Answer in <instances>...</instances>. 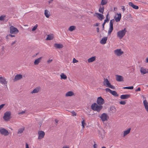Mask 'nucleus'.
<instances>
[{"instance_id":"24","label":"nucleus","mask_w":148,"mask_h":148,"mask_svg":"<svg viewBox=\"0 0 148 148\" xmlns=\"http://www.w3.org/2000/svg\"><path fill=\"white\" fill-rule=\"evenodd\" d=\"M131 130V128H128L127 130L124 131L123 136L125 137L127 134H128L130 133Z\"/></svg>"},{"instance_id":"61","label":"nucleus","mask_w":148,"mask_h":148,"mask_svg":"<svg viewBox=\"0 0 148 148\" xmlns=\"http://www.w3.org/2000/svg\"><path fill=\"white\" fill-rule=\"evenodd\" d=\"M9 36H10V37H13L15 36V35H12V34H9Z\"/></svg>"},{"instance_id":"22","label":"nucleus","mask_w":148,"mask_h":148,"mask_svg":"<svg viewBox=\"0 0 148 148\" xmlns=\"http://www.w3.org/2000/svg\"><path fill=\"white\" fill-rule=\"evenodd\" d=\"M129 5L132 7L133 8L135 9H138L139 7L138 6L134 5L131 2H129L128 3Z\"/></svg>"},{"instance_id":"4","label":"nucleus","mask_w":148,"mask_h":148,"mask_svg":"<svg viewBox=\"0 0 148 148\" xmlns=\"http://www.w3.org/2000/svg\"><path fill=\"white\" fill-rule=\"evenodd\" d=\"M11 112L10 111H7L4 113L3 118L5 121H9L11 119Z\"/></svg>"},{"instance_id":"53","label":"nucleus","mask_w":148,"mask_h":148,"mask_svg":"<svg viewBox=\"0 0 148 148\" xmlns=\"http://www.w3.org/2000/svg\"><path fill=\"white\" fill-rule=\"evenodd\" d=\"M99 25V23H96L95 24L93 25L94 26H98Z\"/></svg>"},{"instance_id":"51","label":"nucleus","mask_w":148,"mask_h":148,"mask_svg":"<svg viewBox=\"0 0 148 148\" xmlns=\"http://www.w3.org/2000/svg\"><path fill=\"white\" fill-rule=\"evenodd\" d=\"M106 23L105 22H103V23L102 24V30H103L104 29V25Z\"/></svg>"},{"instance_id":"5","label":"nucleus","mask_w":148,"mask_h":148,"mask_svg":"<svg viewBox=\"0 0 148 148\" xmlns=\"http://www.w3.org/2000/svg\"><path fill=\"white\" fill-rule=\"evenodd\" d=\"M0 133L5 136H8L9 134V132L7 130L2 127L0 128Z\"/></svg>"},{"instance_id":"45","label":"nucleus","mask_w":148,"mask_h":148,"mask_svg":"<svg viewBox=\"0 0 148 148\" xmlns=\"http://www.w3.org/2000/svg\"><path fill=\"white\" fill-rule=\"evenodd\" d=\"M105 90L106 92H109L110 93L112 91V90L109 88H106Z\"/></svg>"},{"instance_id":"62","label":"nucleus","mask_w":148,"mask_h":148,"mask_svg":"<svg viewBox=\"0 0 148 148\" xmlns=\"http://www.w3.org/2000/svg\"><path fill=\"white\" fill-rule=\"evenodd\" d=\"M146 63H148V56L146 59Z\"/></svg>"},{"instance_id":"16","label":"nucleus","mask_w":148,"mask_h":148,"mask_svg":"<svg viewBox=\"0 0 148 148\" xmlns=\"http://www.w3.org/2000/svg\"><path fill=\"white\" fill-rule=\"evenodd\" d=\"M116 80L118 82H122L124 81L123 77L121 75H116Z\"/></svg>"},{"instance_id":"43","label":"nucleus","mask_w":148,"mask_h":148,"mask_svg":"<svg viewBox=\"0 0 148 148\" xmlns=\"http://www.w3.org/2000/svg\"><path fill=\"white\" fill-rule=\"evenodd\" d=\"M104 11V10H103L102 9H101V8H99V12H100V13H101L102 14L103 13Z\"/></svg>"},{"instance_id":"57","label":"nucleus","mask_w":148,"mask_h":148,"mask_svg":"<svg viewBox=\"0 0 148 148\" xmlns=\"http://www.w3.org/2000/svg\"><path fill=\"white\" fill-rule=\"evenodd\" d=\"M99 8H101V9H102L103 10H104V6H101L100 5Z\"/></svg>"},{"instance_id":"46","label":"nucleus","mask_w":148,"mask_h":148,"mask_svg":"<svg viewBox=\"0 0 148 148\" xmlns=\"http://www.w3.org/2000/svg\"><path fill=\"white\" fill-rule=\"evenodd\" d=\"M71 112L72 113L73 116H76V113H75V112L74 111H73Z\"/></svg>"},{"instance_id":"47","label":"nucleus","mask_w":148,"mask_h":148,"mask_svg":"<svg viewBox=\"0 0 148 148\" xmlns=\"http://www.w3.org/2000/svg\"><path fill=\"white\" fill-rule=\"evenodd\" d=\"M25 113V111H22L21 112L18 113V115L23 114Z\"/></svg>"},{"instance_id":"32","label":"nucleus","mask_w":148,"mask_h":148,"mask_svg":"<svg viewBox=\"0 0 148 148\" xmlns=\"http://www.w3.org/2000/svg\"><path fill=\"white\" fill-rule=\"evenodd\" d=\"M61 79H65L67 78L66 76L64 73H62L60 75Z\"/></svg>"},{"instance_id":"10","label":"nucleus","mask_w":148,"mask_h":148,"mask_svg":"<svg viewBox=\"0 0 148 148\" xmlns=\"http://www.w3.org/2000/svg\"><path fill=\"white\" fill-rule=\"evenodd\" d=\"M114 53L117 56H120L123 54L124 52L121 49H119L115 50L114 51Z\"/></svg>"},{"instance_id":"38","label":"nucleus","mask_w":148,"mask_h":148,"mask_svg":"<svg viewBox=\"0 0 148 148\" xmlns=\"http://www.w3.org/2000/svg\"><path fill=\"white\" fill-rule=\"evenodd\" d=\"M134 88L133 86H129V87H125L123 88L125 89H133Z\"/></svg>"},{"instance_id":"23","label":"nucleus","mask_w":148,"mask_h":148,"mask_svg":"<svg viewBox=\"0 0 148 148\" xmlns=\"http://www.w3.org/2000/svg\"><path fill=\"white\" fill-rule=\"evenodd\" d=\"M42 57H41L36 60L34 62V64L35 65L38 64L40 62V60L42 59Z\"/></svg>"},{"instance_id":"7","label":"nucleus","mask_w":148,"mask_h":148,"mask_svg":"<svg viewBox=\"0 0 148 148\" xmlns=\"http://www.w3.org/2000/svg\"><path fill=\"white\" fill-rule=\"evenodd\" d=\"M97 102L98 105H101L104 103L105 101L101 97H100L97 98Z\"/></svg>"},{"instance_id":"29","label":"nucleus","mask_w":148,"mask_h":148,"mask_svg":"<svg viewBox=\"0 0 148 148\" xmlns=\"http://www.w3.org/2000/svg\"><path fill=\"white\" fill-rule=\"evenodd\" d=\"M110 93L114 96L115 97H118L119 95L117 94V92L115 91L112 90Z\"/></svg>"},{"instance_id":"34","label":"nucleus","mask_w":148,"mask_h":148,"mask_svg":"<svg viewBox=\"0 0 148 148\" xmlns=\"http://www.w3.org/2000/svg\"><path fill=\"white\" fill-rule=\"evenodd\" d=\"M110 110L112 113H114L115 112H116V109L114 107L112 106L110 107Z\"/></svg>"},{"instance_id":"35","label":"nucleus","mask_w":148,"mask_h":148,"mask_svg":"<svg viewBox=\"0 0 148 148\" xmlns=\"http://www.w3.org/2000/svg\"><path fill=\"white\" fill-rule=\"evenodd\" d=\"M113 27H110V28L109 29L108 32V34L110 35L112 31L113 30Z\"/></svg>"},{"instance_id":"49","label":"nucleus","mask_w":148,"mask_h":148,"mask_svg":"<svg viewBox=\"0 0 148 148\" xmlns=\"http://www.w3.org/2000/svg\"><path fill=\"white\" fill-rule=\"evenodd\" d=\"M5 105V104H2L0 105V110L2 108H3Z\"/></svg>"},{"instance_id":"31","label":"nucleus","mask_w":148,"mask_h":148,"mask_svg":"<svg viewBox=\"0 0 148 148\" xmlns=\"http://www.w3.org/2000/svg\"><path fill=\"white\" fill-rule=\"evenodd\" d=\"M107 2L106 0H102L101 3L100 4V5H102L103 6V5H105L107 4Z\"/></svg>"},{"instance_id":"15","label":"nucleus","mask_w":148,"mask_h":148,"mask_svg":"<svg viewBox=\"0 0 148 148\" xmlns=\"http://www.w3.org/2000/svg\"><path fill=\"white\" fill-rule=\"evenodd\" d=\"M116 15H118V16L116 17V16H114V18L116 22H119L121 17V13H117Z\"/></svg>"},{"instance_id":"8","label":"nucleus","mask_w":148,"mask_h":148,"mask_svg":"<svg viewBox=\"0 0 148 148\" xmlns=\"http://www.w3.org/2000/svg\"><path fill=\"white\" fill-rule=\"evenodd\" d=\"M38 139H41L43 138L45 135V132L42 131H40L38 132Z\"/></svg>"},{"instance_id":"26","label":"nucleus","mask_w":148,"mask_h":148,"mask_svg":"<svg viewBox=\"0 0 148 148\" xmlns=\"http://www.w3.org/2000/svg\"><path fill=\"white\" fill-rule=\"evenodd\" d=\"M53 38V34H49L47 35L46 40H52Z\"/></svg>"},{"instance_id":"17","label":"nucleus","mask_w":148,"mask_h":148,"mask_svg":"<svg viewBox=\"0 0 148 148\" xmlns=\"http://www.w3.org/2000/svg\"><path fill=\"white\" fill-rule=\"evenodd\" d=\"M143 103L146 110L148 113V102L146 100H145L143 101Z\"/></svg>"},{"instance_id":"11","label":"nucleus","mask_w":148,"mask_h":148,"mask_svg":"<svg viewBox=\"0 0 148 148\" xmlns=\"http://www.w3.org/2000/svg\"><path fill=\"white\" fill-rule=\"evenodd\" d=\"M100 118L103 121H107V118H108V117L106 114L103 113L101 114Z\"/></svg>"},{"instance_id":"18","label":"nucleus","mask_w":148,"mask_h":148,"mask_svg":"<svg viewBox=\"0 0 148 148\" xmlns=\"http://www.w3.org/2000/svg\"><path fill=\"white\" fill-rule=\"evenodd\" d=\"M130 96V95L129 94L123 95L121 96V99H126L129 98Z\"/></svg>"},{"instance_id":"12","label":"nucleus","mask_w":148,"mask_h":148,"mask_svg":"<svg viewBox=\"0 0 148 148\" xmlns=\"http://www.w3.org/2000/svg\"><path fill=\"white\" fill-rule=\"evenodd\" d=\"M23 77V76L21 74H17L16 75L13 79L14 82H15L21 79Z\"/></svg>"},{"instance_id":"13","label":"nucleus","mask_w":148,"mask_h":148,"mask_svg":"<svg viewBox=\"0 0 148 148\" xmlns=\"http://www.w3.org/2000/svg\"><path fill=\"white\" fill-rule=\"evenodd\" d=\"M41 90V88L40 86L36 87L33 91L30 92L31 94L36 93L38 92Z\"/></svg>"},{"instance_id":"44","label":"nucleus","mask_w":148,"mask_h":148,"mask_svg":"<svg viewBox=\"0 0 148 148\" xmlns=\"http://www.w3.org/2000/svg\"><path fill=\"white\" fill-rule=\"evenodd\" d=\"M5 17V16H3L2 15L0 17V21H3L4 20V18Z\"/></svg>"},{"instance_id":"37","label":"nucleus","mask_w":148,"mask_h":148,"mask_svg":"<svg viewBox=\"0 0 148 148\" xmlns=\"http://www.w3.org/2000/svg\"><path fill=\"white\" fill-rule=\"evenodd\" d=\"M102 132L103 133H104V131L103 130H102V132H101L99 131V134L101 135V137L102 138H104L105 136L104 135H103L101 134L102 133Z\"/></svg>"},{"instance_id":"64","label":"nucleus","mask_w":148,"mask_h":148,"mask_svg":"<svg viewBox=\"0 0 148 148\" xmlns=\"http://www.w3.org/2000/svg\"><path fill=\"white\" fill-rule=\"evenodd\" d=\"M62 148H69V147L68 146H64L63 147H62Z\"/></svg>"},{"instance_id":"39","label":"nucleus","mask_w":148,"mask_h":148,"mask_svg":"<svg viewBox=\"0 0 148 148\" xmlns=\"http://www.w3.org/2000/svg\"><path fill=\"white\" fill-rule=\"evenodd\" d=\"M82 126L83 127V128L84 127V126L86 124V123L85 122V121L84 120H83L82 122Z\"/></svg>"},{"instance_id":"40","label":"nucleus","mask_w":148,"mask_h":148,"mask_svg":"<svg viewBox=\"0 0 148 148\" xmlns=\"http://www.w3.org/2000/svg\"><path fill=\"white\" fill-rule=\"evenodd\" d=\"M38 25L37 24L35 25L32 29V31H35Z\"/></svg>"},{"instance_id":"55","label":"nucleus","mask_w":148,"mask_h":148,"mask_svg":"<svg viewBox=\"0 0 148 148\" xmlns=\"http://www.w3.org/2000/svg\"><path fill=\"white\" fill-rule=\"evenodd\" d=\"M16 42V40H15L14 41L12 42L11 45V46H13L14 44H15Z\"/></svg>"},{"instance_id":"56","label":"nucleus","mask_w":148,"mask_h":148,"mask_svg":"<svg viewBox=\"0 0 148 148\" xmlns=\"http://www.w3.org/2000/svg\"><path fill=\"white\" fill-rule=\"evenodd\" d=\"M55 121L56 122V125H57L58 122V120L57 119H55Z\"/></svg>"},{"instance_id":"36","label":"nucleus","mask_w":148,"mask_h":148,"mask_svg":"<svg viewBox=\"0 0 148 148\" xmlns=\"http://www.w3.org/2000/svg\"><path fill=\"white\" fill-rule=\"evenodd\" d=\"M114 21V19H112L110 21V27H113V24Z\"/></svg>"},{"instance_id":"14","label":"nucleus","mask_w":148,"mask_h":148,"mask_svg":"<svg viewBox=\"0 0 148 148\" xmlns=\"http://www.w3.org/2000/svg\"><path fill=\"white\" fill-rule=\"evenodd\" d=\"M95 14L97 15V17L99 20L101 21L104 18V16L103 15L100 13H95Z\"/></svg>"},{"instance_id":"60","label":"nucleus","mask_w":148,"mask_h":148,"mask_svg":"<svg viewBox=\"0 0 148 148\" xmlns=\"http://www.w3.org/2000/svg\"><path fill=\"white\" fill-rule=\"evenodd\" d=\"M97 32H99V27H97Z\"/></svg>"},{"instance_id":"54","label":"nucleus","mask_w":148,"mask_h":148,"mask_svg":"<svg viewBox=\"0 0 148 148\" xmlns=\"http://www.w3.org/2000/svg\"><path fill=\"white\" fill-rule=\"evenodd\" d=\"M140 87H138V88L135 91L136 92H137L138 91H140Z\"/></svg>"},{"instance_id":"2","label":"nucleus","mask_w":148,"mask_h":148,"mask_svg":"<svg viewBox=\"0 0 148 148\" xmlns=\"http://www.w3.org/2000/svg\"><path fill=\"white\" fill-rule=\"evenodd\" d=\"M104 80L103 82V85L112 89H115V88L114 86L110 84L109 81L107 79L104 78Z\"/></svg>"},{"instance_id":"41","label":"nucleus","mask_w":148,"mask_h":148,"mask_svg":"<svg viewBox=\"0 0 148 148\" xmlns=\"http://www.w3.org/2000/svg\"><path fill=\"white\" fill-rule=\"evenodd\" d=\"M110 18L107 17H106V19H105L104 21V22H105L106 23L108 22L109 21Z\"/></svg>"},{"instance_id":"1","label":"nucleus","mask_w":148,"mask_h":148,"mask_svg":"<svg viewBox=\"0 0 148 148\" xmlns=\"http://www.w3.org/2000/svg\"><path fill=\"white\" fill-rule=\"evenodd\" d=\"M91 108L94 111L99 112L103 108V107L102 105H99L96 103H94L92 104Z\"/></svg>"},{"instance_id":"25","label":"nucleus","mask_w":148,"mask_h":148,"mask_svg":"<svg viewBox=\"0 0 148 148\" xmlns=\"http://www.w3.org/2000/svg\"><path fill=\"white\" fill-rule=\"evenodd\" d=\"M74 95V93L73 92L71 91H69L66 93L65 96L67 97H70L73 95Z\"/></svg>"},{"instance_id":"63","label":"nucleus","mask_w":148,"mask_h":148,"mask_svg":"<svg viewBox=\"0 0 148 148\" xmlns=\"http://www.w3.org/2000/svg\"><path fill=\"white\" fill-rule=\"evenodd\" d=\"M10 37V36H9V34L8 35L6 36V38L7 39H9V37Z\"/></svg>"},{"instance_id":"19","label":"nucleus","mask_w":148,"mask_h":148,"mask_svg":"<svg viewBox=\"0 0 148 148\" xmlns=\"http://www.w3.org/2000/svg\"><path fill=\"white\" fill-rule=\"evenodd\" d=\"M108 37H104L100 41V43L102 44H105L106 43Z\"/></svg>"},{"instance_id":"6","label":"nucleus","mask_w":148,"mask_h":148,"mask_svg":"<svg viewBox=\"0 0 148 148\" xmlns=\"http://www.w3.org/2000/svg\"><path fill=\"white\" fill-rule=\"evenodd\" d=\"M10 33L11 34H16L19 31L18 29L14 27L13 26L10 27Z\"/></svg>"},{"instance_id":"50","label":"nucleus","mask_w":148,"mask_h":148,"mask_svg":"<svg viewBox=\"0 0 148 148\" xmlns=\"http://www.w3.org/2000/svg\"><path fill=\"white\" fill-rule=\"evenodd\" d=\"M121 9L123 10V12L125 11V8L124 6H121Z\"/></svg>"},{"instance_id":"21","label":"nucleus","mask_w":148,"mask_h":148,"mask_svg":"<svg viewBox=\"0 0 148 148\" xmlns=\"http://www.w3.org/2000/svg\"><path fill=\"white\" fill-rule=\"evenodd\" d=\"M54 47L56 49H61L63 47V45L61 44L55 43L54 45Z\"/></svg>"},{"instance_id":"30","label":"nucleus","mask_w":148,"mask_h":148,"mask_svg":"<svg viewBox=\"0 0 148 148\" xmlns=\"http://www.w3.org/2000/svg\"><path fill=\"white\" fill-rule=\"evenodd\" d=\"M75 26H71L69 27L68 29L69 31L71 32L75 30Z\"/></svg>"},{"instance_id":"33","label":"nucleus","mask_w":148,"mask_h":148,"mask_svg":"<svg viewBox=\"0 0 148 148\" xmlns=\"http://www.w3.org/2000/svg\"><path fill=\"white\" fill-rule=\"evenodd\" d=\"M24 129H25V128L24 127L23 128H20L18 130V131L17 133L18 134H20L21 133H22L23 132V131L24 130Z\"/></svg>"},{"instance_id":"52","label":"nucleus","mask_w":148,"mask_h":148,"mask_svg":"<svg viewBox=\"0 0 148 148\" xmlns=\"http://www.w3.org/2000/svg\"><path fill=\"white\" fill-rule=\"evenodd\" d=\"M94 143H95L93 145V147L94 148H97V145L95 144V142H94Z\"/></svg>"},{"instance_id":"42","label":"nucleus","mask_w":148,"mask_h":148,"mask_svg":"<svg viewBox=\"0 0 148 148\" xmlns=\"http://www.w3.org/2000/svg\"><path fill=\"white\" fill-rule=\"evenodd\" d=\"M119 103L121 105H125L126 104V102L125 101H121L119 102Z\"/></svg>"},{"instance_id":"48","label":"nucleus","mask_w":148,"mask_h":148,"mask_svg":"<svg viewBox=\"0 0 148 148\" xmlns=\"http://www.w3.org/2000/svg\"><path fill=\"white\" fill-rule=\"evenodd\" d=\"M78 62V60H76L75 58H74L73 59V63H76Z\"/></svg>"},{"instance_id":"20","label":"nucleus","mask_w":148,"mask_h":148,"mask_svg":"<svg viewBox=\"0 0 148 148\" xmlns=\"http://www.w3.org/2000/svg\"><path fill=\"white\" fill-rule=\"evenodd\" d=\"M140 72L143 74H145L148 73V70L144 69L143 67H141L140 69Z\"/></svg>"},{"instance_id":"28","label":"nucleus","mask_w":148,"mask_h":148,"mask_svg":"<svg viewBox=\"0 0 148 148\" xmlns=\"http://www.w3.org/2000/svg\"><path fill=\"white\" fill-rule=\"evenodd\" d=\"M96 59V57H92L88 59V62H92L95 61Z\"/></svg>"},{"instance_id":"3","label":"nucleus","mask_w":148,"mask_h":148,"mask_svg":"<svg viewBox=\"0 0 148 148\" xmlns=\"http://www.w3.org/2000/svg\"><path fill=\"white\" fill-rule=\"evenodd\" d=\"M126 32L127 31L125 28L121 31H119L117 33V36L120 39H121L125 35Z\"/></svg>"},{"instance_id":"58","label":"nucleus","mask_w":148,"mask_h":148,"mask_svg":"<svg viewBox=\"0 0 148 148\" xmlns=\"http://www.w3.org/2000/svg\"><path fill=\"white\" fill-rule=\"evenodd\" d=\"M26 148H29L28 144L26 143Z\"/></svg>"},{"instance_id":"27","label":"nucleus","mask_w":148,"mask_h":148,"mask_svg":"<svg viewBox=\"0 0 148 148\" xmlns=\"http://www.w3.org/2000/svg\"><path fill=\"white\" fill-rule=\"evenodd\" d=\"M44 14L46 17L47 18H48L50 16V13L47 10H45Z\"/></svg>"},{"instance_id":"9","label":"nucleus","mask_w":148,"mask_h":148,"mask_svg":"<svg viewBox=\"0 0 148 148\" xmlns=\"http://www.w3.org/2000/svg\"><path fill=\"white\" fill-rule=\"evenodd\" d=\"M0 84H4L7 87V82L4 77H0Z\"/></svg>"},{"instance_id":"59","label":"nucleus","mask_w":148,"mask_h":148,"mask_svg":"<svg viewBox=\"0 0 148 148\" xmlns=\"http://www.w3.org/2000/svg\"><path fill=\"white\" fill-rule=\"evenodd\" d=\"M38 124H39V125H40V127L42 125V122H39V123H38Z\"/></svg>"}]
</instances>
